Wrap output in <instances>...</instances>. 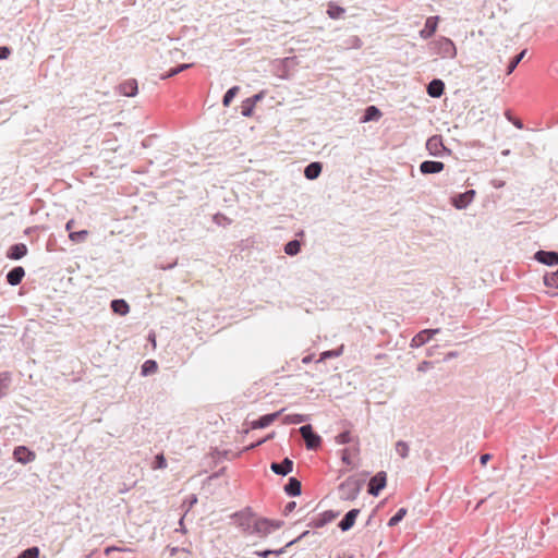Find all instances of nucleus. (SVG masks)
<instances>
[{
	"instance_id": "nucleus-42",
	"label": "nucleus",
	"mask_w": 558,
	"mask_h": 558,
	"mask_svg": "<svg viewBox=\"0 0 558 558\" xmlns=\"http://www.w3.org/2000/svg\"><path fill=\"white\" fill-rule=\"evenodd\" d=\"M338 445H345L353 440L350 430H344L336 436L335 438Z\"/></svg>"
},
{
	"instance_id": "nucleus-40",
	"label": "nucleus",
	"mask_w": 558,
	"mask_h": 558,
	"mask_svg": "<svg viewBox=\"0 0 558 558\" xmlns=\"http://www.w3.org/2000/svg\"><path fill=\"white\" fill-rule=\"evenodd\" d=\"M213 221L216 225L222 226V227L230 226L232 222V220L229 217H227L225 214H221V213L215 214L213 217Z\"/></svg>"
},
{
	"instance_id": "nucleus-23",
	"label": "nucleus",
	"mask_w": 558,
	"mask_h": 558,
	"mask_svg": "<svg viewBox=\"0 0 558 558\" xmlns=\"http://www.w3.org/2000/svg\"><path fill=\"white\" fill-rule=\"evenodd\" d=\"M12 384V374L10 372H0V399L5 397Z\"/></svg>"
},
{
	"instance_id": "nucleus-43",
	"label": "nucleus",
	"mask_w": 558,
	"mask_h": 558,
	"mask_svg": "<svg viewBox=\"0 0 558 558\" xmlns=\"http://www.w3.org/2000/svg\"><path fill=\"white\" fill-rule=\"evenodd\" d=\"M39 557V549L38 547H29L25 550H23L17 558H38Z\"/></svg>"
},
{
	"instance_id": "nucleus-3",
	"label": "nucleus",
	"mask_w": 558,
	"mask_h": 558,
	"mask_svg": "<svg viewBox=\"0 0 558 558\" xmlns=\"http://www.w3.org/2000/svg\"><path fill=\"white\" fill-rule=\"evenodd\" d=\"M298 64L299 61L295 56L276 59L274 62V74L278 78L289 80Z\"/></svg>"
},
{
	"instance_id": "nucleus-15",
	"label": "nucleus",
	"mask_w": 558,
	"mask_h": 558,
	"mask_svg": "<svg viewBox=\"0 0 558 558\" xmlns=\"http://www.w3.org/2000/svg\"><path fill=\"white\" fill-rule=\"evenodd\" d=\"M445 169V163L435 160H425L420 165V171L422 174H435L439 173Z\"/></svg>"
},
{
	"instance_id": "nucleus-4",
	"label": "nucleus",
	"mask_w": 558,
	"mask_h": 558,
	"mask_svg": "<svg viewBox=\"0 0 558 558\" xmlns=\"http://www.w3.org/2000/svg\"><path fill=\"white\" fill-rule=\"evenodd\" d=\"M307 450H317L322 446V437L314 432L311 424H305L299 429Z\"/></svg>"
},
{
	"instance_id": "nucleus-53",
	"label": "nucleus",
	"mask_w": 558,
	"mask_h": 558,
	"mask_svg": "<svg viewBox=\"0 0 558 558\" xmlns=\"http://www.w3.org/2000/svg\"><path fill=\"white\" fill-rule=\"evenodd\" d=\"M263 444H264V440H260V439H259V440H257V441H255V442H252V444H250L248 446H246V447L242 450V452H247V451L254 450L255 448H257V447L262 446Z\"/></svg>"
},
{
	"instance_id": "nucleus-51",
	"label": "nucleus",
	"mask_w": 558,
	"mask_h": 558,
	"mask_svg": "<svg viewBox=\"0 0 558 558\" xmlns=\"http://www.w3.org/2000/svg\"><path fill=\"white\" fill-rule=\"evenodd\" d=\"M341 460L347 465H351L352 464V460H351V458L349 456V449L345 448V449L342 450Z\"/></svg>"
},
{
	"instance_id": "nucleus-30",
	"label": "nucleus",
	"mask_w": 558,
	"mask_h": 558,
	"mask_svg": "<svg viewBox=\"0 0 558 558\" xmlns=\"http://www.w3.org/2000/svg\"><path fill=\"white\" fill-rule=\"evenodd\" d=\"M544 284L548 288L558 289V269L556 271L545 274Z\"/></svg>"
},
{
	"instance_id": "nucleus-25",
	"label": "nucleus",
	"mask_w": 558,
	"mask_h": 558,
	"mask_svg": "<svg viewBox=\"0 0 558 558\" xmlns=\"http://www.w3.org/2000/svg\"><path fill=\"white\" fill-rule=\"evenodd\" d=\"M110 307L113 313L124 316L130 312L128 302L123 299H116L111 301Z\"/></svg>"
},
{
	"instance_id": "nucleus-38",
	"label": "nucleus",
	"mask_w": 558,
	"mask_h": 558,
	"mask_svg": "<svg viewBox=\"0 0 558 558\" xmlns=\"http://www.w3.org/2000/svg\"><path fill=\"white\" fill-rule=\"evenodd\" d=\"M197 496L195 494L189 495L182 502V508L184 509V513L186 514L191 509L197 504Z\"/></svg>"
},
{
	"instance_id": "nucleus-58",
	"label": "nucleus",
	"mask_w": 558,
	"mask_h": 558,
	"mask_svg": "<svg viewBox=\"0 0 558 558\" xmlns=\"http://www.w3.org/2000/svg\"><path fill=\"white\" fill-rule=\"evenodd\" d=\"M459 353L457 351H450L448 353H446V355L444 356V362H448L452 359H456L458 357Z\"/></svg>"
},
{
	"instance_id": "nucleus-16",
	"label": "nucleus",
	"mask_w": 558,
	"mask_h": 558,
	"mask_svg": "<svg viewBox=\"0 0 558 558\" xmlns=\"http://www.w3.org/2000/svg\"><path fill=\"white\" fill-rule=\"evenodd\" d=\"M438 20V16H428L425 21L424 27L420 31V37L423 39H429L437 29Z\"/></svg>"
},
{
	"instance_id": "nucleus-44",
	"label": "nucleus",
	"mask_w": 558,
	"mask_h": 558,
	"mask_svg": "<svg viewBox=\"0 0 558 558\" xmlns=\"http://www.w3.org/2000/svg\"><path fill=\"white\" fill-rule=\"evenodd\" d=\"M506 119L511 122L517 129L522 130L523 129V122L519 119L512 116L510 110H506L505 112Z\"/></svg>"
},
{
	"instance_id": "nucleus-55",
	"label": "nucleus",
	"mask_w": 558,
	"mask_h": 558,
	"mask_svg": "<svg viewBox=\"0 0 558 558\" xmlns=\"http://www.w3.org/2000/svg\"><path fill=\"white\" fill-rule=\"evenodd\" d=\"M271 549L264 550H255L253 554L260 558H268L270 556Z\"/></svg>"
},
{
	"instance_id": "nucleus-21",
	"label": "nucleus",
	"mask_w": 558,
	"mask_h": 558,
	"mask_svg": "<svg viewBox=\"0 0 558 558\" xmlns=\"http://www.w3.org/2000/svg\"><path fill=\"white\" fill-rule=\"evenodd\" d=\"M445 92V83L439 78L432 80L427 85V94L433 98H439Z\"/></svg>"
},
{
	"instance_id": "nucleus-2",
	"label": "nucleus",
	"mask_w": 558,
	"mask_h": 558,
	"mask_svg": "<svg viewBox=\"0 0 558 558\" xmlns=\"http://www.w3.org/2000/svg\"><path fill=\"white\" fill-rule=\"evenodd\" d=\"M432 54L440 56L444 59H453L457 56L454 43L447 37H439L428 44Z\"/></svg>"
},
{
	"instance_id": "nucleus-47",
	"label": "nucleus",
	"mask_w": 558,
	"mask_h": 558,
	"mask_svg": "<svg viewBox=\"0 0 558 558\" xmlns=\"http://www.w3.org/2000/svg\"><path fill=\"white\" fill-rule=\"evenodd\" d=\"M433 367V362L430 361H422L418 365H417V372H426L427 369L432 368Z\"/></svg>"
},
{
	"instance_id": "nucleus-63",
	"label": "nucleus",
	"mask_w": 558,
	"mask_h": 558,
	"mask_svg": "<svg viewBox=\"0 0 558 558\" xmlns=\"http://www.w3.org/2000/svg\"><path fill=\"white\" fill-rule=\"evenodd\" d=\"M274 437V433L267 435L266 437L262 438L260 440H264V442L270 440Z\"/></svg>"
},
{
	"instance_id": "nucleus-6",
	"label": "nucleus",
	"mask_w": 558,
	"mask_h": 558,
	"mask_svg": "<svg viewBox=\"0 0 558 558\" xmlns=\"http://www.w3.org/2000/svg\"><path fill=\"white\" fill-rule=\"evenodd\" d=\"M339 490L343 492L341 496L343 500H354L360 493V485L357 481L348 478L339 485Z\"/></svg>"
},
{
	"instance_id": "nucleus-52",
	"label": "nucleus",
	"mask_w": 558,
	"mask_h": 558,
	"mask_svg": "<svg viewBox=\"0 0 558 558\" xmlns=\"http://www.w3.org/2000/svg\"><path fill=\"white\" fill-rule=\"evenodd\" d=\"M349 43L353 48H361L362 46V40L357 36H351Z\"/></svg>"
},
{
	"instance_id": "nucleus-31",
	"label": "nucleus",
	"mask_w": 558,
	"mask_h": 558,
	"mask_svg": "<svg viewBox=\"0 0 558 558\" xmlns=\"http://www.w3.org/2000/svg\"><path fill=\"white\" fill-rule=\"evenodd\" d=\"M307 415H304V414H299V413H294V414H289V415H286L284 418H283V422L286 424H301V423H304L307 421Z\"/></svg>"
},
{
	"instance_id": "nucleus-1",
	"label": "nucleus",
	"mask_w": 558,
	"mask_h": 558,
	"mask_svg": "<svg viewBox=\"0 0 558 558\" xmlns=\"http://www.w3.org/2000/svg\"><path fill=\"white\" fill-rule=\"evenodd\" d=\"M251 507H245L230 515L232 523L236 529L246 536H257L260 538V533L264 531V521H260Z\"/></svg>"
},
{
	"instance_id": "nucleus-27",
	"label": "nucleus",
	"mask_w": 558,
	"mask_h": 558,
	"mask_svg": "<svg viewBox=\"0 0 558 558\" xmlns=\"http://www.w3.org/2000/svg\"><path fill=\"white\" fill-rule=\"evenodd\" d=\"M381 117V111L376 106H368L365 111L362 121H377Z\"/></svg>"
},
{
	"instance_id": "nucleus-14",
	"label": "nucleus",
	"mask_w": 558,
	"mask_h": 558,
	"mask_svg": "<svg viewBox=\"0 0 558 558\" xmlns=\"http://www.w3.org/2000/svg\"><path fill=\"white\" fill-rule=\"evenodd\" d=\"M359 514H360V509L354 508V509L349 510L344 514V517L340 520V522L338 523V527L342 532H348L349 530H351L354 526Z\"/></svg>"
},
{
	"instance_id": "nucleus-22",
	"label": "nucleus",
	"mask_w": 558,
	"mask_h": 558,
	"mask_svg": "<svg viewBox=\"0 0 558 558\" xmlns=\"http://www.w3.org/2000/svg\"><path fill=\"white\" fill-rule=\"evenodd\" d=\"M260 521H264L265 524L263 533H260V538H266L272 531L280 529L283 525V521L281 520H271L267 518H260Z\"/></svg>"
},
{
	"instance_id": "nucleus-35",
	"label": "nucleus",
	"mask_w": 558,
	"mask_h": 558,
	"mask_svg": "<svg viewBox=\"0 0 558 558\" xmlns=\"http://www.w3.org/2000/svg\"><path fill=\"white\" fill-rule=\"evenodd\" d=\"M407 512V508L398 509V511L389 519L388 526L392 527L399 524L405 517Z\"/></svg>"
},
{
	"instance_id": "nucleus-48",
	"label": "nucleus",
	"mask_w": 558,
	"mask_h": 558,
	"mask_svg": "<svg viewBox=\"0 0 558 558\" xmlns=\"http://www.w3.org/2000/svg\"><path fill=\"white\" fill-rule=\"evenodd\" d=\"M296 507L295 501H289L283 508V515H289Z\"/></svg>"
},
{
	"instance_id": "nucleus-18",
	"label": "nucleus",
	"mask_w": 558,
	"mask_h": 558,
	"mask_svg": "<svg viewBox=\"0 0 558 558\" xmlns=\"http://www.w3.org/2000/svg\"><path fill=\"white\" fill-rule=\"evenodd\" d=\"M25 277V269L22 266L13 267L5 276L7 282L10 286H19Z\"/></svg>"
},
{
	"instance_id": "nucleus-10",
	"label": "nucleus",
	"mask_w": 558,
	"mask_h": 558,
	"mask_svg": "<svg viewBox=\"0 0 558 558\" xmlns=\"http://www.w3.org/2000/svg\"><path fill=\"white\" fill-rule=\"evenodd\" d=\"M476 192L468 190L451 197V204L459 210L465 209L474 199Z\"/></svg>"
},
{
	"instance_id": "nucleus-9",
	"label": "nucleus",
	"mask_w": 558,
	"mask_h": 558,
	"mask_svg": "<svg viewBox=\"0 0 558 558\" xmlns=\"http://www.w3.org/2000/svg\"><path fill=\"white\" fill-rule=\"evenodd\" d=\"M439 332H440L439 328L423 329V330L418 331L411 339L410 347L413 348V349L414 348H420V347L424 345L425 343H427L435 335H437Z\"/></svg>"
},
{
	"instance_id": "nucleus-61",
	"label": "nucleus",
	"mask_w": 558,
	"mask_h": 558,
	"mask_svg": "<svg viewBox=\"0 0 558 558\" xmlns=\"http://www.w3.org/2000/svg\"><path fill=\"white\" fill-rule=\"evenodd\" d=\"M74 223H75V222H74V220H73V219H70V220L65 223V229H66L68 231H70V232H72L71 230H72V228H73Z\"/></svg>"
},
{
	"instance_id": "nucleus-59",
	"label": "nucleus",
	"mask_w": 558,
	"mask_h": 558,
	"mask_svg": "<svg viewBox=\"0 0 558 558\" xmlns=\"http://www.w3.org/2000/svg\"><path fill=\"white\" fill-rule=\"evenodd\" d=\"M492 459V454L489 453H484L480 457V463L482 465H485L489 460Z\"/></svg>"
},
{
	"instance_id": "nucleus-56",
	"label": "nucleus",
	"mask_w": 558,
	"mask_h": 558,
	"mask_svg": "<svg viewBox=\"0 0 558 558\" xmlns=\"http://www.w3.org/2000/svg\"><path fill=\"white\" fill-rule=\"evenodd\" d=\"M263 97H264V93H263V92H260V93H258V94L253 95L252 97H248V100H251V102H252L254 106H256V104H257L259 100H262V99H263Z\"/></svg>"
},
{
	"instance_id": "nucleus-50",
	"label": "nucleus",
	"mask_w": 558,
	"mask_h": 558,
	"mask_svg": "<svg viewBox=\"0 0 558 558\" xmlns=\"http://www.w3.org/2000/svg\"><path fill=\"white\" fill-rule=\"evenodd\" d=\"M11 54V49L7 46L0 47V60H5Z\"/></svg>"
},
{
	"instance_id": "nucleus-62",
	"label": "nucleus",
	"mask_w": 558,
	"mask_h": 558,
	"mask_svg": "<svg viewBox=\"0 0 558 558\" xmlns=\"http://www.w3.org/2000/svg\"><path fill=\"white\" fill-rule=\"evenodd\" d=\"M313 361V355H306L302 359L303 364H310Z\"/></svg>"
},
{
	"instance_id": "nucleus-33",
	"label": "nucleus",
	"mask_w": 558,
	"mask_h": 558,
	"mask_svg": "<svg viewBox=\"0 0 558 558\" xmlns=\"http://www.w3.org/2000/svg\"><path fill=\"white\" fill-rule=\"evenodd\" d=\"M525 53H526V50L524 49L510 60L509 64L507 65V74L508 75H510L517 69L518 64L524 58Z\"/></svg>"
},
{
	"instance_id": "nucleus-60",
	"label": "nucleus",
	"mask_w": 558,
	"mask_h": 558,
	"mask_svg": "<svg viewBox=\"0 0 558 558\" xmlns=\"http://www.w3.org/2000/svg\"><path fill=\"white\" fill-rule=\"evenodd\" d=\"M287 548H288V547H286V545H284L283 547H281V548H279V549H271L270 556H271V555H274V556H280V555H282V554L286 551V549H287Z\"/></svg>"
},
{
	"instance_id": "nucleus-32",
	"label": "nucleus",
	"mask_w": 558,
	"mask_h": 558,
	"mask_svg": "<svg viewBox=\"0 0 558 558\" xmlns=\"http://www.w3.org/2000/svg\"><path fill=\"white\" fill-rule=\"evenodd\" d=\"M301 250V243L298 240H291L284 245V253L289 256L296 255Z\"/></svg>"
},
{
	"instance_id": "nucleus-34",
	"label": "nucleus",
	"mask_w": 558,
	"mask_h": 558,
	"mask_svg": "<svg viewBox=\"0 0 558 558\" xmlns=\"http://www.w3.org/2000/svg\"><path fill=\"white\" fill-rule=\"evenodd\" d=\"M240 90V87L239 86H233L231 88H229L226 94L223 95L222 97V105L225 107H229L230 104L232 102L233 98L236 96V94L239 93Z\"/></svg>"
},
{
	"instance_id": "nucleus-17",
	"label": "nucleus",
	"mask_w": 558,
	"mask_h": 558,
	"mask_svg": "<svg viewBox=\"0 0 558 558\" xmlns=\"http://www.w3.org/2000/svg\"><path fill=\"white\" fill-rule=\"evenodd\" d=\"M281 412L282 411H278V412L262 415L260 417H258L257 420H255L251 423V428L258 429V428H265V427L269 426L272 422H275L278 418V416L281 414Z\"/></svg>"
},
{
	"instance_id": "nucleus-37",
	"label": "nucleus",
	"mask_w": 558,
	"mask_h": 558,
	"mask_svg": "<svg viewBox=\"0 0 558 558\" xmlns=\"http://www.w3.org/2000/svg\"><path fill=\"white\" fill-rule=\"evenodd\" d=\"M88 236L87 230H81V231H73L69 233V239L74 243H82L84 242Z\"/></svg>"
},
{
	"instance_id": "nucleus-29",
	"label": "nucleus",
	"mask_w": 558,
	"mask_h": 558,
	"mask_svg": "<svg viewBox=\"0 0 558 558\" xmlns=\"http://www.w3.org/2000/svg\"><path fill=\"white\" fill-rule=\"evenodd\" d=\"M158 369V364L154 360H146L142 367H141V374L142 376H148L151 374H155Z\"/></svg>"
},
{
	"instance_id": "nucleus-13",
	"label": "nucleus",
	"mask_w": 558,
	"mask_h": 558,
	"mask_svg": "<svg viewBox=\"0 0 558 558\" xmlns=\"http://www.w3.org/2000/svg\"><path fill=\"white\" fill-rule=\"evenodd\" d=\"M13 457L17 462L27 464L35 460L36 454L25 446H17L13 451Z\"/></svg>"
},
{
	"instance_id": "nucleus-45",
	"label": "nucleus",
	"mask_w": 558,
	"mask_h": 558,
	"mask_svg": "<svg viewBox=\"0 0 558 558\" xmlns=\"http://www.w3.org/2000/svg\"><path fill=\"white\" fill-rule=\"evenodd\" d=\"M341 354V350H329V351H325L320 354V357L317 362H322L326 359H330V357H336V356H339Z\"/></svg>"
},
{
	"instance_id": "nucleus-57",
	"label": "nucleus",
	"mask_w": 558,
	"mask_h": 558,
	"mask_svg": "<svg viewBox=\"0 0 558 558\" xmlns=\"http://www.w3.org/2000/svg\"><path fill=\"white\" fill-rule=\"evenodd\" d=\"M225 472H226V468L223 466V468H221L219 471H217V472L213 473V474L208 477V480H210V481H211V480L219 478L220 476H222V475L225 474Z\"/></svg>"
},
{
	"instance_id": "nucleus-20",
	"label": "nucleus",
	"mask_w": 558,
	"mask_h": 558,
	"mask_svg": "<svg viewBox=\"0 0 558 558\" xmlns=\"http://www.w3.org/2000/svg\"><path fill=\"white\" fill-rule=\"evenodd\" d=\"M284 493L290 497L300 496L302 493V483L296 477H290L283 487Z\"/></svg>"
},
{
	"instance_id": "nucleus-5",
	"label": "nucleus",
	"mask_w": 558,
	"mask_h": 558,
	"mask_svg": "<svg viewBox=\"0 0 558 558\" xmlns=\"http://www.w3.org/2000/svg\"><path fill=\"white\" fill-rule=\"evenodd\" d=\"M387 474L385 471L377 472L368 482L367 493L372 496H378L386 487Z\"/></svg>"
},
{
	"instance_id": "nucleus-64",
	"label": "nucleus",
	"mask_w": 558,
	"mask_h": 558,
	"mask_svg": "<svg viewBox=\"0 0 558 558\" xmlns=\"http://www.w3.org/2000/svg\"><path fill=\"white\" fill-rule=\"evenodd\" d=\"M433 349H434V348H429V349L427 350V355H428V356H432V355H433V353H434V350H433Z\"/></svg>"
},
{
	"instance_id": "nucleus-41",
	"label": "nucleus",
	"mask_w": 558,
	"mask_h": 558,
	"mask_svg": "<svg viewBox=\"0 0 558 558\" xmlns=\"http://www.w3.org/2000/svg\"><path fill=\"white\" fill-rule=\"evenodd\" d=\"M255 106L248 100V98L244 99L241 105V114L243 117H251L253 114Z\"/></svg>"
},
{
	"instance_id": "nucleus-26",
	"label": "nucleus",
	"mask_w": 558,
	"mask_h": 558,
	"mask_svg": "<svg viewBox=\"0 0 558 558\" xmlns=\"http://www.w3.org/2000/svg\"><path fill=\"white\" fill-rule=\"evenodd\" d=\"M120 92L128 97H133L137 94V82L135 80L125 81L120 85Z\"/></svg>"
},
{
	"instance_id": "nucleus-24",
	"label": "nucleus",
	"mask_w": 558,
	"mask_h": 558,
	"mask_svg": "<svg viewBox=\"0 0 558 558\" xmlns=\"http://www.w3.org/2000/svg\"><path fill=\"white\" fill-rule=\"evenodd\" d=\"M322 169H323V167H322L320 162H317V161L311 162L305 167L304 175L308 180H315L322 173Z\"/></svg>"
},
{
	"instance_id": "nucleus-46",
	"label": "nucleus",
	"mask_w": 558,
	"mask_h": 558,
	"mask_svg": "<svg viewBox=\"0 0 558 558\" xmlns=\"http://www.w3.org/2000/svg\"><path fill=\"white\" fill-rule=\"evenodd\" d=\"M155 468H158V469H163L167 466V461L163 457V454H157L156 458H155Z\"/></svg>"
},
{
	"instance_id": "nucleus-19",
	"label": "nucleus",
	"mask_w": 558,
	"mask_h": 558,
	"mask_svg": "<svg viewBox=\"0 0 558 558\" xmlns=\"http://www.w3.org/2000/svg\"><path fill=\"white\" fill-rule=\"evenodd\" d=\"M28 250L24 243H16L9 247L7 257L12 260H19L27 254Z\"/></svg>"
},
{
	"instance_id": "nucleus-36",
	"label": "nucleus",
	"mask_w": 558,
	"mask_h": 558,
	"mask_svg": "<svg viewBox=\"0 0 558 558\" xmlns=\"http://www.w3.org/2000/svg\"><path fill=\"white\" fill-rule=\"evenodd\" d=\"M192 64L191 63H183V64H180L178 66H174V68H171L166 74H163L161 76V78H170V77H173L175 75H178L179 73L185 71L186 69L191 68Z\"/></svg>"
},
{
	"instance_id": "nucleus-49",
	"label": "nucleus",
	"mask_w": 558,
	"mask_h": 558,
	"mask_svg": "<svg viewBox=\"0 0 558 558\" xmlns=\"http://www.w3.org/2000/svg\"><path fill=\"white\" fill-rule=\"evenodd\" d=\"M307 535H310V531H304V532H303L302 534H300L296 538H294V539H292V541L288 542V543L286 544V547H290V546H292V545L296 544L299 541H301V539L305 538Z\"/></svg>"
},
{
	"instance_id": "nucleus-39",
	"label": "nucleus",
	"mask_w": 558,
	"mask_h": 558,
	"mask_svg": "<svg viewBox=\"0 0 558 558\" xmlns=\"http://www.w3.org/2000/svg\"><path fill=\"white\" fill-rule=\"evenodd\" d=\"M409 445L403 440H399L396 442V452L402 458L405 459L409 456Z\"/></svg>"
},
{
	"instance_id": "nucleus-8",
	"label": "nucleus",
	"mask_w": 558,
	"mask_h": 558,
	"mask_svg": "<svg viewBox=\"0 0 558 558\" xmlns=\"http://www.w3.org/2000/svg\"><path fill=\"white\" fill-rule=\"evenodd\" d=\"M340 514L339 511L335 510H326L322 512L317 518L312 519L308 523V527L313 529H320L325 526L326 524L332 522L338 515Z\"/></svg>"
},
{
	"instance_id": "nucleus-12",
	"label": "nucleus",
	"mask_w": 558,
	"mask_h": 558,
	"mask_svg": "<svg viewBox=\"0 0 558 558\" xmlns=\"http://www.w3.org/2000/svg\"><path fill=\"white\" fill-rule=\"evenodd\" d=\"M293 465L294 462L287 457L280 462H271L270 470L277 475L286 476L293 471Z\"/></svg>"
},
{
	"instance_id": "nucleus-7",
	"label": "nucleus",
	"mask_w": 558,
	"mask_h": 558,
	"mask_svg": "<svg viewBox=\"0 0 558 558\" xmlns=\"http://www.w3.org/2000/svg\"><path fill=\"white\" fill-rule=\"evenodd\" d=\"M426 149L429 155L435 157H440L444 153H450L448 148L442 143V137L440 135H433L426 141Z\"/></svg>"
},
{
	"instance_id": "nucleus-11",
	"label": "nucleus",
	"mask_w": 558,
	"mask_h": 558,
	"mask_svg": "<svg viewBox=\"0 0 558 558\" xmlns=\"http://www.w3.org/2000/svg\"><path fill=\"white\" fill-rule=\"evenodd\" d=\"M534 259L546 266L558 265V252L539 250L534 254Z\"/></svg>"
},
{
	"instance_id": "nucleus-28",
	"label": "nucleus",
	"mask_w": 558,
	"mask_h": 558,
	"mask_svg": "<svg viewBox=\"0 0 558 558\" xmlns=\"http://www.w3.org/2000/svg\"><path fill=\"white\" fill-rule=\"evenodd\" d=\"M344 13H345V10L342 7L337 5L333 2H330L328 4L327 14L330 19L338 20V19L342 17Z\"/></svg>"
},
{
	"instance_id": "nucleus-54",
	"label": "nucleus",
	"mask_w": 558,
	"mask_h": 558,
	"mask_svg": "<svg viewBox=\"0 0 558 558\" xmlns=\"http://www.w3.org/2000/svg\"><path fill=\"white\" fill-rule=\"evenodd\" d=\"M111 551H131L130 548H122V547H117V546H109L105 549V553L108 555L110 554Z\"/></svg>"
}]
</instances>
